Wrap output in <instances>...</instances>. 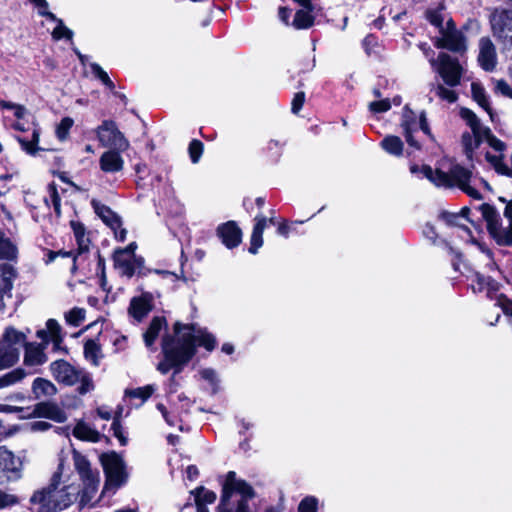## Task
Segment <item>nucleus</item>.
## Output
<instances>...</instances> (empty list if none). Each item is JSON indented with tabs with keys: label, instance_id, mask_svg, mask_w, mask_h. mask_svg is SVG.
Returning a JSON list of instances; mask_svg holds the SVG:
<instances>
[{
	"label": "nucleus",
	"instance_id": "nucleus-24",
	"mask_svg": "<svg viewBox=\"0 0 512 512\" xmlns=\"http://www.w3.org/2000/svg\"><path fill=\"white\" fill-rule=\"evenodd\" d=\"M91 205L95 213L107 224L111 229L116 230L121 227V220L108 206L102 204L96 199L91 200Z\"/></svg>",
	"mask_w": 512,
	"mask_h": 512
},
{
	"label": "nucleus",
	"instance_id": "nucleus-2",
	"mask_svg": "<svg viewBox=\"0 0 512 512\" xmlns=\"http://www.w3.org/2000/svg\"><path fill=\"white\" fill-rule=\"evenodd\" d=\"M254 496L253 488L246 481L238 479L234 471H229L216 512H250L248 501Z\"/></svg>",
	"mask_w": 512,
	"mask_h": 512
},
{
	"label": "nucleus",
	"instance_id": "nucleus-57",
	"mask_svg": "<svg viewBox=\"0 0 512 512\" xmlns=\"http://www.w3.org/2000/svg\"><path fill=\"white\" fill-rule=\"evenodd\" d=\"M391 108L389 99L374 101L369 104V110L373 113H383Z\"/></svg>",
	"mask_w": 512,
	"mask_h": 512
},
{
	"label": "nucleus",
	"instance_id": "nucleus-18",
	"mask_svg": "<svg viewBox=\"0 0 512 512\" xmlns=\"http://www.w3.org/2000/svg\"><path fill=\"white\" fill-rule=\"evenodd\" d=\"M217 234L222 239L223 244L229 249L238 246L242 238V232L234 221H228L220 225L217 229Z\"/></svg>",
	"mask_w": 512,
	"mask_h": 512
},
{
	"label": "nucleus",
	"instance_id": "nucleus-37",
	"mask_svg": "<svg viewBox=\"0 0 512 512\" xmlns=\"http://www.w3.org/2000/svg\"><path fill=\"white\" fill-rule=\"evenodd\" d=\"M26 372L22 368L14 369L0 377V389L20 382L25 378Z\"/></svg>",
	"mask_w": 512,
	"mask_h": 512
},
{
	"label": "nucleus",
	"instance_id": "nucleus-10",
	"mask_svg": "<svg viewBox=\"0 0 512 512\" xmlns=\"http://www.w3.org/2000/svg\"><path fill=\"white\" fill-rule=\"evenodd\" d=\"M99 142L104 147H109L118 151H125L129 147L128 140L118 130L113 121H104L97 129Z\"/></svg>",
	"mask_w": 512,
	"mask_h": 512
},
{
	"label": "nucleus",
	"instance_id": "nucleus-19",
	"mask_svg": "<svg viewBox=\"0 0 512 512\" xmlns=\"http://www.w3.org/2000/svg\"><path fill=\"white\" fill-rule=\"evenodd\" d=\"M122 151L111 149L104 152L99 160L100 168L105 173H117L124 167V160L120 155Z\"/></svg>",
	"mask_w": 512,
	"mask_h": 512
},
{
	"label": "nucleus",
	"instance_id": "nucleus-29",
	"mask_svg": "<svg viewBox=\"0 0 512 512\" xmlns=\"http://www.w3.org/2000/svg\"><path fill=\"white\" fill-rule=\"evenodd\" d=\"M17 255V245L0 229V259L13 261L17 259Z\"/></svg>",
	"mask_w": 512,
	"mask_h": 512
},
{
	"label": "nucleus",
	"instance_id": "nucleus-38",
	"mask_svg": "<svg viewBox=\"0 0 512 512\" xmlns=\"http://www.w3.org/2000/svg\"><path fill=\"white\" fill-rule=\"evenodd\" d=\"M471 91L474 100L491 115V108L484 88L476 82L471 84Z\"/></svg>",
	"mask_w": 512,
	"mask_h": 512
},
{
	"label": "nucleus",
	"instance_id": "nucleus-8",
	"mask_svg": "<svg viewBox=\"0 0 512 512\" xmlns=\"http://www.w3.org/2000/svg\"><path fill=\"white\" fill-rule=\"evenodd\" d=\"M101 462L106 475L105 489H117L125 483L127 478L125 464L119 455L116 453L102 455Z\"/></svg>",
	"mask_w": 512,
	"mask_h": 512
},
{
	"label": "nucleus",
	"instance_id": "nucleus-52",
	"mask_svg": "<svg viewBox=\"0 0 512 512\" xmlns=\"http://www.w3.org/2000/svg\"><path fill=\"white\" fill-rule=\"evenodd\" d=\"M73 123H74L73 120L69 117H65L61 120V122L59 123V125L57 126V129H56L57 137L60 140L66 139L68 132H69L70 128L72 127Z\"/></svg>",
	"mask_w": 512,
	"mask_h": 512
},
{
	"label": "nucleus",
	"instance_id": "nucleus-6",
	"mask_svg": "<svg viewBox=\"0 0 512 512\" xmlns=\"http://www.w3.org/2000/svg\"><path fill=\"white\" fill-rule=\"evenodd\" d=\"M492 34L504 50L512 49V11L496 9L490 16Z\"/></svg>",
	"mask_w": 512,
	"mask_h": 512
},
{
	"label": "nucleus",
	"instance_id": "nucleus-56",
	"mask_svg": "<svg viewBox=\"0 0 512 512\" xmlns=\"http://www.w3.org/2000/svg\"><path fill=\"white\" fill-rule=\"evenodd\" d=\"M484 141H486L493 149L496 151H503L506 148V145L504 142L496 138L492 133L491 130L488 128V133L484 134Z\"/></svg>",
	"mask_w": 512,
	"mask_h": 512
},
{
	"label": "nucleus",
	"instance_id": "nucleus-58",
	"mask_svg": "<svg viewBox=\"0 0 512 512\" xmlns=\"http://www.w3.org/2000/svg\"><path fill=\"white\" fill-rule=\"evenodd\" d=\"M304 102H305V93L297 92L292 99L291 111L294 114H298L299 111L302 109Z\"/></svg>",
	"mask_w": 512,
	"mask_h": 512
},
{
	"label": "nucleus",
	"instance_id": "nucleus-31",
	"mask_svg": "<svg viewBox=\"0 0 512 512\" xmlns=\"http://www.w3.org/2000/svg\"><path fill=\"white\" fill-rule=\"evenodd\" d=\"M484 141V133L470 134L468 132L463 133L462 135V145L464 154L469 160H473L474 151L479 147L480 143Z\"/></svg>",
	"mask_w": 512,
	"mask_h": 512
},
{
	"label": "nucleus",
	"instance_id": "nucleus-3",
	"mask_svg": "<svg viewBox=\"0 0 512 512\" xmlns=\"http://www.w3.org/2000/svg\"><path fill=\"white\" fill-rule=\"evenodd\" d=\"M423 175L438 187L451 188L457 186L474 199H480L481 194L469 185L472 172L458 164L453 165L448 173L440 169L433 170L430 166L421 168Z\"/></svg>",
	"mask_w": 512,
	"mask_h": 512
},
{
	"label": "nucleus",
	"instance_id": "nucleus-27",
	"mask_svg": "<svg viewBox=\"0 0 512 512\" xmlns=\"http://www.w3.org/2000/svg\"><path fill=\"white\" fill-rule=\"evenodd\" d=\"M39 138L40 131L34 127L30 136H17L16 140L27 154L34 156L38 151L43 150L38 146Z\"/></svg>",
	"mask_w": 512,
	"mask_h": 512
},
{
	"label": "nucleus",
	"instance_id": "nucleus-23",
	"mask_svg": "<svg viewBox=\"0 0 512 512\" xmlns=\"http://www.w3.org/2000/svg\"><path fill=\"white\" fill-rule=\"evenodd\" d=\"M401 126L404 131L406 142L416 149H420V145L414 140L412 133L418 130V122L413 111L405 108L402 116Z\"/></svg>",
	"mask_w": 512,
	"mask_h": 512
},
{
	"label": "nucleus",
	"instance_id": "nucleus-59",
	"mask_svg": "<svg viewBox=\"0 0 512 512\" xmlns=\"http://www.w3.org/2000/svg\"><path fill=\"white\" fill-rule=\"evenodd\" d=\"M111 429L113 431V435L119 440L120 444L126 445L127 439L124 437L123 429L118 418L113 420Z\"/></svg>",
	"mask_w": 512,
	"mask_h": 512
},
{
	"label": "nucleus",
	"instance_id": "nucleus-55",
	"mask_svg": "<svg viewBox=\"0 0 512 512\" xmlns=\"http://www.w3.org/2000/svg\"><path fill=\"white\" fill-rule=\"evenodd\" d=\"M19 500L16 495L0 490V509H5L18 504Z\"/></svg>",
	"mask_w": 512,
	"mask_h": 512
},
{
	"label": "nucleus",
	"instance_id": "nucleus-21",
	"mask_svg": "<svg viewBox=\"0 0 512 512\" xmlns=\"http://www.w3.org/2000/svg\"><path fill=\"white\" fill-rule=\"evenodd\" d=\"M25 348L24 364L27 366L42 365L47 361V356L44 352L45 346L43 344L27 343L23 346Z\"/></svg>",
	"mask_w": 512,
	"mask_h": 512
},
{
	"label": "nucleus",
	"instance_id": "nucleus-32",
	"mask_svg": "<svg viewBox=\"0 0 512 512\" xmlns=\"http://www.w3.org/2000/svg\"><path fill=\"white\" fill-rule=\"evenodd\" d=\"M73 459L81 480H89V478L99 475L97 471L91 469L87 458L80 453H74Z\"/></svg>",
	"mask_w": 512,
	"mask_h": 512
},
{
	"label": "nucleus",
	"instance_id": "nucleus-11",
	"mask_svg": "<svg viewBox=\"0 0 512 512\" xmlns=\"http://www.w3.org/2000/svg\"><path fill=\"white\" fill-rule=\"evenodd\" d=\"M60 476L55 473L49 483L51 498L55 504V512L69 507L75 500L78 491L72 486L59 487Z\"/></svg>",
	"mask_w": 512,
	"mask_h": 512
},
{
	"label": "nucleus",
	"instance_id": "nucleus-64",
	"mask_svg": "<svg viewBox=\"0 0 512 512\" xmlns=\"http://www.w3.org/2000/svg\"><path fill=\"white\" fill-rule=\"evenodd\" d=\"M418 128H420L424 133L430 134V129L424 112L420 114Z\"/></svg>",
	"mask_w": 512,
	"mask_h": 512
},
{
	"label": "nucleus",
	"instance_id": "nucleus-39",
	"mask_svg": "<svg viewBox=\"0 0 512 512\" xmlns=\"http://www.w3.org/2000/svg\"><path fill=\"white\" fill-rule=\"evenodd\" d=\"M313 24V17L310 14V9L299 10L296 12L293 26L297 29H306Z\"/></svg>",
	"mask_w": 512,
	"mask_h": 512
},
{
	"label": "nucleus",
	"instance_id": "nucleus-22",
	"mask_svg": "<svg viewBox=\"0 0 512 512\" xmlns=\"http://www.w3.org/2000/svg\"><path fill=\"white\" fill-rule=\"evenodd\" d=\"M36 335L43 341L41 344L45 347L48 344V336L53 342L54 349H58L62 342L61 327L55 319H49L46 322V329L38 330Z\"/></svg>",
	"mask_w": 512,
	"mask_h": 512
},
{
	"label": "nucleus",
	"instance_id": "nucleus-54",
	"mask_svg": "<svg viewBox=\"0 0 512 512\" xmlns=\"http://www.w3.org/2000/svg\"><path fill=\"white\" fill-rule=\"evenodd\" d=\"M30 2L33 3L39 9V14L41 16L47 17L48 19L56 21L58 23L59 19L56 17V15L47 10L48 3L46 0H30Z\"/></svg>",
	"mask_w": 512,
	"mask_h": 512
},
{
	"label": "nucleus",
	"instance_id": "nucleus-1",
	"mask_svg": "<svg viewBox=\"0 0 512 512\" xmlns=\"http://www.w3.org/2000/svg\"><path fill=\"white\" fill-rule=\"evenodd\" d=\"M174 331L178 335L175 339L171 335H165L162 339V353L164 360L157 365V370L166 374L174 369V375L180 373L183 367L196 353V345L204 346L208 351L215 347V338L212 334L197 328L196 325H181L176 323ZM174 380V377H172Z\"/></svg>",
	"mask_w": 512,
	"mask_h": 512
},
{
	"label": "nucleus",
	"instance_id": "nucleus-49",
	"mask_svg": "<svg viewBox=\"0 0 512 512\" xmlns=\"http://www.w3.org/2000/svg\"><path fill=\"white\" fill-rule=\"evenodd\" d=\"M475 278L477 280L479 291H482L484 289H487L488 291L497 289V283L491 277L484 276L480 273H476Z\"/></svg>",
	"mask_w": 512,
	"mask_h": 512
},
{
	"label": "nucleus",
	"instance_id": "nucleus-46",
	"mask_svg": "<svg viewBox=\"0 0 512 512\" xmlns=\"http://www.w3.org/2000/svg\"><path fill=\"white\" fill-rule=\"evenodd\" d=\"M298 512H318V499L314 496L304 497L298 505Z\"/></svg>",
	"mask_w": 512,
	"mask_h": 512
},
{
	"label": "nucleus",
	"instance_id": "nucleus-30",
	"mask_svg": "<svg viewBox=\"0 0 512 512\" xmlns=\"http://www.w3.org/2000/svg\"><path fill=\"white\" fill-rule=\"evenodd\" d=\"M73 435L77 439L90 442H98L101 438V434L97 430L91 428L84 421H79L75 425L73 429Z\"/></svg>",
	"mask_w": 512,
	"mask_h": 512
},
{
	"label": "nucleus",
	"instance_id": "nucleus-34",
	"mask_svg": "<svg viewBox=\"0 0 512 512\" xmlns=\"http://www.w3.org/2000/svg\"><path fill=\"white\" fill-rule=\"evenodd\" d=\"M32 390L36 398L52 396L57 392L55 385L51 381L43 378L34 380Z\"/></svg>",
	"mask_w": 512,
	"mask_h": 512
},
{
	"label": "nucleus",
	"instance_id": "nucleus-14",
	"mask_svg": "<svg viewBox=\"0 0 512 512\" xmlns=\"http://www.w3.org/2000/svg\"><path fill=\"white\" fill-rule=\"evenodd\" d=\"M50 370L59 383L72 386L78 382L81 369L75 368L65 360H56L51 363Z\"/></svg>",
	"mask_w": 512,
	"mask_h": 512
},
{
	"label": "nucleus",
	"instance_id": "nucleus-53",
	"mask_svg": "<svg viewBox=\"0 0 512 512\" xmlns=\"http://www.w3.org/2000/svg\"><path fill=\"white\" fill-rule=\"evenodd\" d=\"M203 153V144L199 140H192L189 144V155L193 163H197Z\"/></svg>",
	"mask_w": 512,
	"mask_h": 512
},
{
	"label": "nucleus",
	"instance_id": "nucleus-4",
	"mask_svg": "<svg viewBox=\"0 0 512 512\" xmlns=\"http://www.w3.org/2000/svg\"><path fill=\"white\" fill-rule=\"evenodd\" d=\"M26 334L7 327L0 339V370L14 366L20 357V350L25 344Z\"/></svg>",
	"mask_w": 512,
	"mask_h": 512
},
{
	"label": "nucleus",
	"instance_id": "nucleus-13",
	"mask_svg": "<svg viewBox=\"0 0 512 512\" xmlns=\"http://www.w3.org/2000/svg\"><path fill=\"white\" fill-rule=\"evenodd\" d=\"M114 267L122 276L131 278L143 266V259L127 252L116 250L113 255Z\"/></svg>",
	"mask_w": 512,
	"mask_h": 512
},
{
	"label": "nucleus",
	"instance_id": "nucleus-26",
	"mask_svg": "<svg viewBox=\"0 0 512 512\" xmlns=\"http://www.w3.org/2000/svg\"><path fill=\"white\" fill-rule=\"evenodd\" d=\"M166 325L167 322L164 317L157 316L151 320L148 329L143 334L144 343L147 348L154 350V343L158 338L159 333Z\"/></svg>",
	"mask_w": 512,
	"mask_h": 512
},
{
	"label": "nucleus",
	"instance_id": "nucleus-45",
	"mask_svg": "<svg viewBox=\"0 0 512 512\" xmlns=\"http://www.w3.org/2000/svg\"><path fill=\"white\" fill-rule=\"evenodd\" d=\"M100 352L99 346L94 340L86 341L84 345L85 357L92 361L94 365H98V354Z\"/></svg>",
	"mask_w": 512,
	"mask_h": 512
},
{
	"label": "nucleus",
	"instance_id": "nucleus-62",
	"mask_svg": "<svg viewBox=\"0 0 512 512\" xmlns=\"http://www.w3.org/2000/svg\"><path fill=\"white\" fill-rule=\"evenodd\" d=\"M440 217L448 224V225H458V220L460 216L458 214H453L449 212H442Z\"/></svg>",
	"mask_w": 512,
	"mask_h": 512
},
{
	"label": "nucleus",
	"instance_id": "nucleus-5",
	"mask_svg": "<svg viewBox=\"0 0 512 512\" xmlns=\"http://www.w3.org/2000/svg\"><path fill=\"white\" fill-rule=\"evenodd\" d=\"M479 209L487 223V229L495 241L499 245L512 246V224L509 223L507 227H503L500 214L490 204L483 203Z\"/></svg>",
	"mask_w": 512,
	"mask_h": 512
},
{
	"label": "nucleus",
	"instance_id": "nucleus-36",
	"mask_svg": "<svg viewBox=\"0 0 512 512\" xmlns=\"http://www.w3.org/2000/svg\"><path fill=\"white\" fill-rule=\"evenodd\" d=\"M382 148L389 154L400 156L403 151V142L397 136H387L381 142Z\"/></svg>",
	"mask_w": 512,
	"mask_h": 512
},
{
	"label": "nucleus",
	"instance_id": "nucleus-9",
	"mask_svg": "<svg viewBox=\"0 0 512 512\" xmlns=\"http://www.w3.org/2000/svg\"><path fill=\"white\" fill-rule=\"evenodd\" d=\"M441 37L434 42L437 48L448 49L455 53H464L467 49L464 34L456 29L452 19L446 22V28L440 33Z\"/></svg>",
	"mask_w": 512,
	"mask_h": 512
},
{
	"label": "nucleus",
	"instance_id": "nucleus-60",
	"mask_svg": "<svg viewBox=\"0 0 512 512\" xmlns=\"http://www.w3.org/2000/svg\"><path fill=\"white\" fill-rule=\"evenodd\" d=\"M495 90L501 95L512 99V88L505 80H497Z\"/></svg>",
	"mask_w": 512,
	"mask_h": 512
},
{
	"label": "nucleus",
	"instance_id": "nucleus-35",
	"mask_svg": "<svg viewBox=\"0 0 512 512\" xmlns=\"http://www.w3.org/2000/svg\"><path fill=\"white\" fill-rule=\"evenodd\" d=\"M83 489L81 491V504H88L95 496L99 486V475L89 478V480H82Z\"/></svg>",
	"mask_w": 512,
	"mask_h": 512
},
{
	"label": "nucleus",
	"instance_id": "nucleus-47",
	"mask_svg": "<svg viewBox=\"0 0 512 512\" xmlns=\"http://www.w3.org/2000/svg\"><path fill=\"white\" fill-rule=\"evenodd\" d=\"M92 73L109 89H114V83L109 78L108 74L97 63L90 64Z\"/></svg>",
	"mask_w": 512,
	"mask_h": 512
},
{
	"label": "nucleus",
	"instance_id": "nucleus-63",
	"mask_svg": "<svg viewBox=\"0 0 512 512\" xmlns=\"http://www.w3.org/2000/svg\"><path fill=\"white\" fill-rule=\"evenodd\" d=\"M203 379L209 381L210 383L214 384L217 380L216 372L213 369L207 368L203 369L200 372Z\"/></svg>",
	"mask_w": 512,
	"mask_h": 512
},
{
	"label": "nucleus",
	"instance_id": "nucleus-61",
	"mask_svg": "<svg viewBox=\"0 0 512 512\" xmlns=\"http://www.w3.org/2000/svg\"><path fill=\"white\" fill-rule=\"evenodd\" d=\"M79 254L88 251L90 240L86 235L76 238Z\"/></svg>",
	"mask_w": 512,
	"mask_h": 512
},
{
	"label": "nucleus",
	"instance_id": "nucleus-50",
	"mask_svg": "<svg viewBox=\"0 0 512 512\" xmlns=\"http://www.w3.org/2000/svg\"><path fill=\"white\" fill-rule=\"evenodd\" d=\"M487 161L494 167L497 173L506 176L507 165L503 163L502 157L486 153Z\"/></svg>",
	"mask_w": 512,
	"mask_h": 512
},
{
	"label": "nucleus",
	"instance_id": "nucleus-12",
	"mask_svg": "<svg viewBox=\"0 0 512 512\" xmlns=\"http://www.w3.org/2000/svg\"><path fill=\"white\" fill-rule=\"evenodd\" d=\"M21 469L22 461L20 458L15 457L14 454L5 447H0V482L20 478Z\"/></svg>",
	"mask_w": 512,
	"mask_h": 512
},
{
	"label": "nucleus",
	"instance_id": "nucleus-48",
	"mask_svg": "<svg viewBox=\"0 0 512 512\" xmlns=\"http://www.w3.org/2000/svg\"><path fill=\"white\" fill-rule=\"evenodd\" d=\"M436 95L449 103H454L457 100V94L455 91L446 88L443 84H438L435 87Z\"/></svg>",
	"mask_w": 512,
	"mask_h": 512
},
{
	"label": "nucleus",
	"instance_id": "nucleus-40",
	"mask_svg": "<svg viewBox=\"0 0 512 512\" xmlns=\"http://www.w3.org/2000/svg\"><path fill=\"white\" fill-rule=\"evenodd\" d=\"M155 391L154 385H146L125 391V395L130 398H139L144 403Z\"/></svg>",
	"mask_w": 512,
	"mask_h": 512
},
{
	"label": "nucleus",
	"instance_id": "nucleus-33",
	"mask_svg": "<svg viewBox=\"0 0 512 512\" xmlns=\"http://www.w3.org/2000/svg\"><path fill=\"white\" fill-rule=\"evenodd\" d=\"M460 115L466 121V123L469 125L473 134L480 135L483 133L484 134L488 133V127H485L481 124L479 118L476 116V114L473 111H471L467 108H462L460 111Z\"/></svg>",
	"mask_w": 512,
	"mask_h": 512
},
{
	"label": "nucleus",
	"instance_id": "nucleus-15",
	"mask_svg": "<svg viewBox=\"0 0 512 512\" xmlns=\"http://www.w3.org/2000/svg\"><path fill=\"white\" fill-rule=\"evenodd\" d=\"M51 497L49 485L36 490L29 499L28 509L31 512H55V504Z\"/></svg>",
	"mask_w": 512,
	"mask_h": 512
},
{
	"label": "nucleus",
	"instance_id": "nucleus-44",
	"mask_svg": "<svg viewBox=\"0 0 512 512\" xmlns=\"http://www.w3.org/2000/svg\"><path fill=\"white\" fill-rule=\"evenodd\" d=\"M66 322L73 326H79L85 319V310L75 307L65 314Z\"/></svg>",
	"mask_w": 512,
	"mask_h": 512
},
{
	"label": "nucleus",
	"instance_id": "nucleus-43",
	"mask_svg": "<svg viewBox=\"0 0 512 512\" xmlns=\"http://www.w3.org/2000/svg\"><path fill=\"white\" fill-rule=\"evenodd\" d=\"M426 18L427 20L436 28H438L439 33H441L445 28L446 24L444 25V18L440 10L438 9H430L426 12Z\"/></svg>",
	"mask_w": 512,
	"mask_h": 512
},
{
	"label": "nucleus",
	"instance_id": "nucleus-7",
	"mask_svg": "<svg viewBox=\"0 0 512 512\" xmlns=\"http://www.w3.org/2000/svg\"><path fill=\"white\" fill-rule=\"evenodd\" d=\"M430 64L446 85L455 87L460 84L463 68L457 59L452 58L447 53H440L436 60H430Z\"/></svg>",
	"mask_w": 512,
	"mask_h": 512
},
{
	"label": "nucleus",
	"instance_id": "nucleus-41",
	"mask_svg": "<svg viewBox=\"0 0 512 512\" xmlns=\"http://www.w3.org/2000/svg\"><path fill=\"white\" fill-rule=\"evenodd\" d=\"M195 496V503L211 504L216 500V494L213 491L206 490L204 487H198L191 492Z\"/></svg>",
	"mask_w": 512,
	"mask_h": 512
},
{
	"label": "nucleus",
	"instance_id": "nucleus-16",
	"mask_svg": "<svg viewBox=\"0 0 512 512\" xmlns=\"http://www.w3.org/2000/svg\"><path fill=\"white\" fill-rule=\"evenodd\" d=\"M0 311L5 308V300L12 297L13 281L16 270L11 264H0Z\"/></svg>",
	"mask_w": 512,
	"mask_h": 512
},
{
	"label": "nucleus",
	"instance_id": "nucleus-28",
	"mask_svg": "<svg viewBox=\"0 0 512 512\" xmlns=\"http://www.w3.org/2000/svg\"><path fill=\"white\" fill-rule=\"evenodd\" d=\"M151 310V304L146 296L133 298L130 303L129 313L137 321H141Z\"/></svg>",
	"mask_w": 512,
	"mask_h": 512
},
{
	"label": "nucleus",
	"instance_id": "nucleus-51",
	"mask_svg": "<svg viewBox=\"0 0 512 512\" xmlns=\"http://www.w3.org/2000/svg\"><path fill=\"white\" fill-rule=\"evenodd\" d=\"M52 36L54 39L67 38L69 40L73 37V32L69 28H67L62 20H58L57 27L53 30Z\"/></svg>",
	"mask_w": 512,
	"mask_h": 512
},
{
	"label": "nucleus",
	"instance_id": "nucleus-17",
	"mask_svg": "<svg viewBox=\"0 0 512 512\" xmlns=\"http://www.w3.org/2000/svg\"><path fill=\"white\" fill-rule=\"evenodd\" d=\"M478 61L485 71H492L496 66V50L488 37H482L479 41Z\"/></svg>",
	"mask_w": 512,
	"mask_h": 512
},
{
	"label": "nucleus",
	"instance_id": "nucleus-25",
	"mask_svg": "<svg viewBox=\"0 0 512 512\" xmlns=\"http://www.w3.org/2000/svg\"><path fill=\"white\" fill-rule=\"evenodd\" d=\"M255 225L251 235V245L249 252L256 254L258 249L263 245V232L267 226L268 220L263 215H257L255 217Z\"/></svg>",
	"mask_w": 512,
	"mask_h": 512
},
{
	"label": "nucleus",
	"instance_id": "nucleus-42",
	"mask_svg": "<svg viewBox=\"0 0 512 512\" xmlns=\"http://www.w3.org/2000/svg\"><path fill=\"white\" fill-rule=\"evenodd\" d=\"M78 382L80 383V385L77 390L81 395H84L94 390V383L91 375L82 369L80 370Z\"/></svg>",
	"mask_w": 512,
	"mask_h": 512
},
{
	"label": "nucleus",
	"instance_id": "nucleus-20",
	"mask_svg": "<svg viewBox=\"0 0 512 512\" xmlns=\"http://www.w3.org/2000/svg\"><path fill=\"white\" fill-rule=\"evenodd\" d=\"M34 413L39 417H45L58 423L67 420L65 411L59 405L52 402L38 403L34 408Z\"/></svg>",
	"mask_w": 512,
	"mask_h": 512
}]
</instances>
